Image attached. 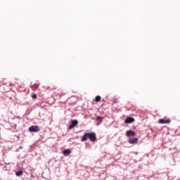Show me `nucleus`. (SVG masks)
I'll return each instance as SVG.
<instances>
[{
	"instance_id": "1",
	"label": "nucleus",
	"mask_w": 180,
	"mask_h": 180,
	"mask_svg": "<svg viewBox=\"0 0 180 180\" xmlns=\"http://www.w3.org/2000/svg\"><path fill=\"white\" fill-rule=\"evenodd\" d=\"M89 140L92 142L96 141V134L95 132H86L83 135L82 138V141H86V140Z\"/></svg>"
},
{
	"instance_id": "6",
	"label": "nucleus",
	"mask_w": 180,
	"mask_h": 180,
	"mask_svg": "<svg viewBox=\"0 0 180 180\" xmlns=\"http://www.w3.org/2000/svg\"><path fill=\"white\" fill-rule=\"evenodd\" d=\"M129 144H136L139 141V139L137 138H129Z\"/></svg>"
},
{
	"instance_id": "2",
	"label": "nucleus",
	"mask_w": 180,
	"mask_h": 180,
	"mask_svg": "<svg viewBox=\"0 0 180 180\" xmlns=\"http://www.w3.org/2000/svg\"><path fill=\"white\" fill-rule=\"evenodd\" d=\"M29 131L30 133H36L37 131H40V127L39 126H31L29 128Z\"/></svg>"
},
{
	"instance_id": "9",
	"label": "nucleus",
	"mask_w": 180,
	"mask_h": 180,
	"mask_svg": "<svg viewBox=\"0 0 180 180\" xmlns=\"http://www.w3.org/2000/svg\"><path fill=\"white\" fill-rule=\"evenodd\" d=\"M16 176H22L23 175V171L22 170H18L15 172Z\"/></svg>"
},
{
	"instance_id": "5",
	"label": "nucleus",
	"mask_w": 180,
	"mask_h": 180,
	"mask_svg": "<svg viewBox=\"0 0 180 180\" xmlns=\"http://www.w3.org/2000/svg\"><path fill=\"white\" fill-rule=\"evenodd\" d=\"M126 134L127 137H134V136H136V132L131 130H129V131H127Z\"/></svg>"
},
{
	"instance_id": "4",
	"label": "nucleus",
	"mask_w": 180,
	"mask_h": 180,
	"mask_svg": "<svg viewBox=\"0 0 180 180\" xmlns=\"http://www.w3.org/2000/svg\"><path fill=\"white\" fill-rule=\"evenodd\" d=\"M133 122H134V118H133L131 117H128L124 120V123H126L127 124H129L130 123H133Z\"/></svg>"
},
{
	"instance_id": "3",
	"label": "nucleus",
	"mask_w": 180,
	"mask_h": 180,
	"mask_svg": "<svg viewBox=\"0 0 180 180\" xmlns=\"http://www.w3.org/2000/svg\"><path fill=\"white\" fill-rule=\"evenodd\" d=\"M77 124H78V121L76 120H71V123L69 125V128L71 129H74V127H75V126H77Z\"/></svg>"
},
{
	"instance_id": "12",
	"label": "nucleus",
	"mask_w": 180,
	"mask_h": 180,
	"mask_svg": "<svg viewBox=\"0 0 180 180\" xmlns=\"http://www.w3.org/2000/svg\"><path fill=\"white\" fill-rule=\"evenodd\" d=\"M32 99H36L37 98V95L34 94L32 96Z\"/></svg>"
},
{
	"instance_id": "11",
	"label": "nucleus",
	"mask_w": 180,
	"mask_h": 180,
	"mask_svg": "<svg viewBox=\"0 0 180 180\" xmlns=\"http://www.w3.org/2000/svg\"><path fill=\"white\" fill-rule=\"evenodd\" d=\"M95 101L96 102H100L101 101V96H96L95 98Z\"/></svg>"
},
{
	"instance_id": "8",
	"label": "nucleus",
	"mask_w": 180,
	"mask_h": 180,
	"mask_svg": "<svg viewBox=\"0 0 180 180\" xmlns=\"http://www.w3.org/2000/svg\"><path fill=\"white\" fill-rule=\"evenodd\" d=\"M63 155L67 157V155H70L71 154V150L70 149H66L63 150Z\"/></svg>"
},
{
	"instance_id": "10",
	"label": "nucleus",
	"mask_w": 180,
	"mask_h": 180,
	"mask_svg": "<svg viewBox=\"0 0 180 180\" xmlns=\"http://www.w3.org/2000/svg\"><path fill=\"white\" fill-rule=\"evenodd\" d=\"M96 119V120H98V122H103V117L101 116H97Z\"/></svg>"
},
{
	"instance_id": "7",
	"label": "nucleus",
	"mask_w": 180,
	"mask_h": 180,
	"mask_svg": "<svg viewBox=\"0 0 180 180\" xmlns=\"http://www.w3.org/2000/svg\"><path fill=\"white\" fill-rule=\"evenodd\" d=\"M159 123H160L161 124H165L167 123H171V120L160 119L159 120Z\"/></svg>"
}]
</instances>
